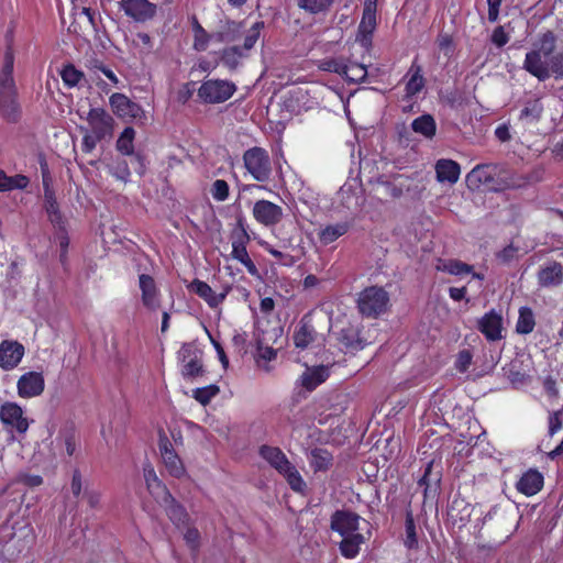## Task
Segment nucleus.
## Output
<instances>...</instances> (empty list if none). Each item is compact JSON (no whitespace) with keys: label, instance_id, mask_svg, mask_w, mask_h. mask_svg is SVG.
<instances>
[{"label":"nucleus","instance_id":"1","mask_svg":"<svg viewBox=\"0 0 563 563\" xmlns=\"http://www.w3.org/2000/svg\"><path fill=\"white\" fill-rule=\"evenodd\" d=\"M556 35L548 30L539 38L538 47L526 54L522 68L539 81H545L553 77L555 80L563 78V51L554 53Z\"/></svg>","mask_w":563,"mask_h":563},{"label":"nucleus","instance_id":"2","mask_svg":"<svg viewBox=\"0 0 563 563\" xmlns=\"http://www.w3.org/2000/svg\"><path fill=\"white\" fill-rule=\"evenodd\" d=\"M466 185L471 190H478L482 187L503 191L515 186L512 180L498 177V166L494 164H478L466 175Z\"/></svg>","mask_w":563,"mask_h":563},{"label":"nucleus","instance_id":"3","mask_svg":"<svg viewBox=\"0 0 563 563\" xmlns=\"http://www.w3.org/2000/svg\"><path fill=\"white\" fill-rule=\"evenodd\" d=\"M230 240L232 244L231 258L240 262L251 276H258V269L247 252L251 236L244 216L239 214L236 217L235 225L230 233Z\"/></svg>","mask_w":563,"mask_h":563},{"label":"nucleus","instance_id":"4","mask_svg":"<svg viewBox=\"0 0 563 563\" xmlns=\"http://www.w3.org/2000/svg\"><path fill=\"white\" fill-rule=\"evenodd\" d=\"M389 294L382 286H368L356 298V308L363 318L376 319L388 310Z\"/></svg>","mask_w":563,"mask_h":563},{"label":"nucleus","instance_id":"5","mask_svg":"<svg viewBox=\"0 0 563 563\" xmlns=\"http://www.w3.org/2000/svg\"><path fill=\"white\" fill-rule=\"evenodd\" d=\"M246 173L258 183H267L273 174L272 161L268 152L260 146L247 148L242 156Z\"/></svg>","mask_w":563,"mask_h":563},{"label":"nucleus","instance_id":"6","mask_svg":"<svg viewBox=\"0 0 563 563\" xmlns=\"http://www.w3.org/2000/svg\"><path fill=\"white\" fill-rule=\"evenodd\" d=\"M236 91L233 81L224 79L205 80L198 89L199 98L206 103H222L229 100Z\"/></svg>","mask_w":563,"mask_h":563},{"label":"nucleus","instance_id":"7","mask_svg":"<svg viewBox=\"0 0 563 563\" xmlns=\"http://www.w3.org/2000/svg\"><path fill=\"white\" fill-rule=\"evenodd\" d=\"M158 449L168 473L176 478L183 477L186 473L184 463L163 429L158 431Z\"/></svg>","mask_w":563,"mask_h":563},{"label":"nucleus","instance_id":"8","mask_svg":"<svg viewBox=\"0 0 563 563\" xmlns=\"http://www.w3.org/2000/svg\"><path fill=\"white\" fill-rule=\"evenodd\" d=\"M134 140L135 130L132 126H125L117 140L115 148L120 154L131 156L132 163H136L135 173L143 176L146 170L145 157L141 152L134 151Z\"/></svg>","mask_w":563,"mask_h":563},{"label":"nucleus","instance_id":"9","mask_svg":"<svg viewBox=\"0 0 563 563\" xmlns=\"http://www.w3.org/2000/svg\"><path fill=\"white\" fill-rule=\"evenodd\" d=\"M0 114L10 123L19 121L21 110L15 85L0 84Z\"/></svg>","mask_w":563,"mask_h":563},{"label":"nucleus","instance_id":"10","mask_svg":"<svg viewBox=\"0 0 563 563\" xmlns=\"http://www.w3.org/2000/svg\"><path fill=\"white\" fill-rule=\"evenodd\" d=\"M0 420L5 427L19 434H24L30 426L21 406L11 401H5L0 406Z\"/></svg>","mask_w":563,"mask_h":563},{"label":"nucleus","instance_id":"11","mask_svg":"<svg viewBox=\"0 0 563 563\" xmlns=\"http://www.w3.org/2000/svg\"><path fill=\"white\" fill-rule=\"evenodd\" d=\"M90 133L106 140L113 132L114 120L103 108H91L86 117Z\"/></svg>","mask_w":563,"mask_h":563},{"label":"nucleus","instance_id":"12","mask_svg":"<svg viewBox=\"0 0 563 563\" xmlns=\"http://www.w3.org/2000/svg\"><path fill=\"white\" fill-rule=\"evenodd\" d=\"M119 4L124 14L135 22H147L157 12V5L148 0H121Z\"/></svg>","mask_w":563,"mask_h":563},{"label":"nucleus","instance_id":"13","mask_svg":"<svg viewBox=\"0 0 563 563\" xmlns=\"http://www.w3.org/2000/svg\"><path fill=\"white\" fill-rule=\"evenodd\" d=\"M252 214L254 219L264 227H274L279 223L284 217L283 208L266 199L255 201Z\"/></svg>","mask_w":563,"mask_h":563},{"label":"nucleus","instance_id":"14","mask_svg":"<svg viewBox=\"0 0 563 563\" xmlns=\"http://www.w3.org/2000/svg\"><path fill=\"white\" fill-rule=\"evenodd\" d=\"M477 330L489 342L501 340L504 338V322L501 313L495 309H490L488 312L484 313V316L477 320Z\"/></svg>","mask_w":563,"mask_h":563},{"label":"nucleus","instance_id":"15","mask_svg":"<svg viewBox=\"0 0 563 563\" xmlns=\"http://www.w3.org/2000/svg\"><path fill=\"white\" fill-rule=\"evenodd\" d=\"M360 516L349 510H335L331 516L330 528L340 536L358 533Z\"/></svg>","mask_w":563,"mask_h":563},{"label":"nucleus","instance_id":"16","mask_svg":"<svg viewBox=\"0 0 563 563\" xmlns=\"http://www.w3.org/2000/svg\"><path fill=\"white\" fill-rule=\"evenodd\" d=\"M139 287L143 306L148 311H157L161 308V291L155 279L148 274H141L139 276Z\"/></svg>","mask_w":563,"mask_h":563},{"label":"nucleus","instance_id":"17","mask_svg":"<svg viewBox=\"0 0 563 563\" xmlns=\"http://www.w3.org/2000/svg\"><path fill=\"white\" fill-rule=\"evenodd\" d=\"M179 357L184 363L181 374L185 378H195L203 374L200 352L191 344L185 343L181 346L179 351Z\"/></svg>","mask_w":563,"mask_h":563},{"label":"nucleus","instance_id":"18","mask_svg":"<svg viewBox=\"0 0 563 563\" xmlns=\"http://www.w3.org/2000/svg\"><path fill=\"white\" fill-rule=\"evenodd\" d=\"M18 395L22 398L40 396L45 388L44 376L40 372H26L18 379Z\"/></svg>","mask_w":563,"mask_h":563},{"label":"nucleus","instance_id":"19","mask_svg":"<svg viewBox=\"0 0 563 563\" xmlns=\"http://www.w3.org/2000/svg\"><path fill=\"white\" fill-rule=\"evenodd\" d=\"M109 103L112 111L121 119H137L143 113L140 104L133 102L130 98L120 92L112 93L109 98Z\"/></svg>","mask_w":563,"mask_h":563},{"label":"nucleus","instance_id":"20","mask_svg":"<svg viewBox=\"0 0 563 563\" xmlns=\"http://www.w3.org/2000/svg\"><path fill=\"white\" fill-rule=\"evenodd\" d=\"M24 355V346L18 341L3 340L0 343V367L4 371L18 366Z\"/></svg>","mask_w":563,"mask_h":563},{"label":"nucleus","instance_id":"21","mask_svg":"<svg viewBox=\"0 0 563 563\" xmlns=\"http://www.w3.org/2000/svg\"><path fill=\"white\" fill-rule=\"evenodd\" d=\"M441 472H433V461H430L424 468L423 475L418 481V486L423 489L424 503L434 500L440 493Z\"/></svg>","mask_w":563,"mask_h":563},{"label":"nucleus","instance_id":"22","mask_svg":"<svg viewBox=\"0 0 563 563\" xmlns=\"http://www.w3.org/2000/svg\"><path fill=\"white\" fill-rule=\"evenodd\" d=\"M189 290L203 299L210 308H217L225 300L231 291V286H227L222 292L216 294L206 282L194 279L189 285Z\"/></svg>","mask_w":563,"mask_h":563},{"label":"nucleus","instance_id":"23","mask_svg":"<svg viewBox=\"0 0 563 563\" xmlns=\"http://www.w3.org/2000/svg\"><path fill=\"white\" fill-rule=\"evenodd\" d=\"M538 284L541 287H558L563 283V265L556 261H550L541 266L537 273Z\"/></svg>","mask_w":563,"mask_h":563},{"label":"nucleus","instance_id":"24","mask_svg":"<svg viewBox=\"0 0 563 563\" xmlns=\"http://www.w3.org/2000/svg\"><path fill=\"white\" fill-rule=\"evenodd\" d=\"M377 25V11L363 9L361 22L357 27L356 40L364 47L372 45L373 33Z\"/></svg>","mask_w":563,"mask_h":563},{"label":"nucleus","instance_id":"25","mask_svg":"<svg viewBox=\"0 0 563 563\" xmlns=\"http://www.w3.org/2000/svg\"><path fill=\"white\" fill-rule=\"evenodd\" d=\"M543 484V475L538 470L530 468L521 475L516 484V488L526 496H533L542 489Z\"/></svg>","mask_w":563,"mask_h":563},{"label":"nucleus","instance_id":"26","mask_svg":"<svg viewBox=\"0 0 563 563\" xmlns=\"http://www.w3.org/2000/svg\"><path fill=\"white\" fill-rule=\"evenodd\" d=\"M437 180L439 183H457L461 175V166L457 162L448 158L437 161L435 166Z\"/></svg>","mask_w":563,"mask_h":563},{"label":"nucleus","instance_id":"27","mask_svg":"<svg viewBox=\"0 0 563 563\" xmlns=\"http://www.w3.org/2000/svg\"><path fill=\"white\" fill-rule=\"evenodd\" d=\"M407 76H409V79L405 86V98L407 100H411L424 88L426 85V79L422 74V66L419 65L416 59L411 63Z\"/></svg>","mask_w":563,"mask_h":563},{"label":"nucleus","instance_id":"28","mask_svg":"<svg viewBox=\"0 0 563 563\" xmlns=\"http://www.w3.org/2000/svg\"><path fill=\"white\" fill-rule=\"evenodd\" d=\"M260 456L265 460L278 473L290 465V461L278 446L263 444L258 449Z\"/></svg>","mask_w":563,"mask_h":563},{"label":"nucleus","instance_id":"29","mask_svg":"<svg viewBox=\"0 0 563 563\" xmlns=\"http://www.w3.org/2000/svg\"><path fill=\"white\" fill-rule=\"evenodd\" d=\"M316 339V330L313 325L303 317L295 328L292 341L297 349L305 350Z\"/></svg>","mask_w":563,"mask_h":563},{"label":"nucleus","instance_id":"30","mask_svg":"<svg viewBox=\"0 0 563 563\" xmlns=\"http://www.w3.org/2000/svg\"><path fill=\"white\" fill-rule=\"evenodd\" d=\"M143 475L146 483L147 490L151 495L159 497L168 496L170 497V493L166 488V486L162 483V481L157 477L154 467L151 463H146L143 467Z\"/></svg>","mask_w":563,"mask_h":563},{"label":"nucleus","instance_id":"31","mask_svg":"<svg viewBox=\"0 0 563 563\" xmlns=\"http://www.w3.org/2000/svg\"><path fill=\"white\" fill-rule=\"evenodd\" d=\"M310 467L314 473L327 472L333 464V455L322 448H314L310 451Z\"/></svg>","mask_w":563,"mask_h":563},{"label":"nucleus","instance_id":"32","mask_svg":"<svg viewBox=\"0 0 563 563\" xmlns=\"http://www.w3.org/2000/svg\"><path fill=\"white\" fill-rule=\"evenodd\" d=\"M349 229L350 225L347 222L328 224L318 232L319 242L322 245H329L347 233Z\"/></svg>","mask_w":563,"mask_h":563},{"label":"nucleus","instance_id":"33","mask_svg":"<svg viewBox=\"0 0 563 563\" xmlns=\"http://www.w3.org/2000/svg\"><path fill=\"white\" fill-rule=\"evenodd\" d=\"M279 474L285 478L292 492L301 495L307 494V483L292 463L285 467L283 472H279Z\"/></svg>","mask_w":563,"mask_h":563},{"label":"nucleus","instance_id":"34","mask_svg":"<svg viewBox=\"0 0 563 563\" xmlns=\"http://www.w3.org/2000/svg\"><path fill=\"white\" fill-rule=\"evenodd\" d=\"M543 104L540 98L528 100L521 109L519 120L532 124L540 121L543 114Z\"/></svg>","mask_w":563,"mask_h":563},{"label":"nucleus","instance_id":"35","mask_svg":"<svg viewBox=\"0 0 563 563\" xmlns=\"http://www.w3.org/2000/svg\"><path fill=\"white\" fill-rule=\"evenodd\" d=\"M340 343L347 351H360L365 347L366 343L363 339L360 338V333L353 327H347L341 330L340 332Z\"/></svg>","mask_w":563,"mask_h":563},{"label":"nucleus","instance_id":"36","mask_svg":"<svg viewBox=\"0 0 563 563\" xmlns=\"http://www.w3.org/2000/svg\"><path fill=\"white\" fill-rule=\"evenodd\" d=\"M399 178L400 176H396L393 179L379 178L377 180V191H380L385 198H400L404 195L405 186L397 181Z\"/></svg>","mask_w":563,"mask_h":563},{"label":"nucleus","instance_id":"37","mask_svg":"<svg viewBox=\"0 0 563 563\" xmlns=\"http://www.w3.org/2000/svg\"><path fill=\"white\" fill-rule=\"evenodd\" d=\"M30 184L27 176L18 174L8 176L4 170L0 169V192L12 191L14 189H25Z\"/></svg>","mask_w":563,"mask_h":563},{"label":"nucleus","instance_id":"38","mask_svg":"<svg viewBox=\"0 0 563 563\" xmlns=\"http://www.w3.org/2000/svg\"><path fill=\"white\" fill-rule=\"evenodd\" d=\"M163 500L168 504L166 508L167 516L169 519L176 525H186L188 522L189 516L186 511V509L178 504L173 495L170 494V497L168 496H162Z\"/></svg>","mask_w":563,"mask_h":563},{"label":"nucleus","instance_id":"39","mask_svg":"<svg viewBox=\"0 0 563 563\" xmlns=\"http://www.w3.org/2000/svg\"><path fill=\"white\" fill-rule=\"evenodd\" d=\"M536 327V318L530 307L523 306L519 309L518 319L516 322V332L518 334H530Z\"/></svg>","mask_w":563,"mask_h":563},{"label":"nucleus","instance_id":"40","mask_svg":"<svg viewBox=\"0 0 563 563\" xmlns=\"http://www.w3.org/2000/svg\"><path fill=\"white\" fill-rule=\"evenodd\" d=\"M364 538L361 533L344 536L340 542V552L346 559H354L360 553Z\"/></svg>","mask_w":563,"mask_h":563},{"label":"nucleus","instance_id":"41","mask_svg":"<svg viewBox=\"0 0 563 563\" xmlns=\"http://www.w3.org/2000/svg\"><path fill=\"white\" fill-rule=\"evenodd\" d=\"M411 128L413 132L421 134L427 139L433 137L437 132V124L431 114H422L416 118L411 123Z\"/></svg>","mask_w":563,"mask_h":563},{"label":"nucleus","instance_id":"42","mask_svg":"<svg viewBox=\"0 0 563 563\" xmlns=\"http://www.w3.org/2000/svg\"><path fill=\"white\" fill-rule=\"evenodd\" d=\"M59 75L64 86L67 88H75L85 79V74L76 68L71 63L65 64L60 69Z\"/></svg>","mask_w":563,"mask_h":563},{"label":"nucleus","instance_id":"43","mask_svg":"<svg viewBox=\"0 0 563 563\" xmlns=\"http://www.w3.org/2000/svg\"><path fill=\"white\" fill-rule=\"evenodd\" d=\"M243 57L242 48L240 46H231L222 49L220 62L229 70H235Z\"/></svg>","mask_w":563,"mask_h":563},{"label":"nucleus","instance_id":"44","mask_svg":"<svg viewBox=\"0 0 563 563\" xmlns=\"http://www.w3.org/2000/svg\"><path fill=\"white\" fill-rule=\"evenodd\" d=\"M333 0H297L299 9L309 14H320L327 12L332 5Z\"/></svg>","mask_w":563,"mask_h":563},{"label":"nucleus","instance_id":"45","mask_svg":"<svg viewBox=\"0 0 563 563\" xmlns=\"http://www.w3.org/2000/svg\"><path fill=\"white\" fill-rule=\"evenodd\" d=\"M438 269L450 275L462 276L472 273L473 265L464 263L460 260H448L443 262L442 266H439Z\"/></svg>","mask_w":563,"mask_h":563},{"label":"nucleus","instance_id":"46","mask_svg":"<svg viewBox=\"0 0 563 563\" xmlns=\"http://www.w3.org/2000/svg\"><path fill=\"white\" fill-rule=\"evenodd\" d=\"M241 33V24L234 21H227L221 29L217 32V37L220 42H234L239 38Z\"/></svg>","mask_w":563,"mask_h":563},{"label":"nucleus","instance_id":"47","mask_svg":"<svg viewBox=\"0 0 563 563\" xmlns=\"http://www.w3.org/2000/svg\"><path fill=\"white\" fill-rule=\"evenodd\" d=\"M346 67V74H344V77L347 81L352 82H362L367 77V68L365 65L356 63V62H350L349 64H345Z\"/></svg>","mask_w":563,"mask_h":563},{"label":"nucleus","instance_id":"48","mask_svg":"<svg viewBox=\"0 0 563 563\" xmlns=\"http://www.w3.org/2000/svg\"><path fill=\"white\" fill-rule=\"evenodd\" d=\"M192 31L195 33V42H194L195 49H197L199 52L205 51L209 44L210 35L202 27V25L199 23V21L196 16H192Z\"/></svg>","mask_w":563,"mask_h":563},{"label":"nucleus","instance_id":"49","mask_svg":"<svg viewBox=\"0 0 563 563\" xmlns=\"http://www.w3.org/2000/svg\"><path fill=\"white\" fill-rule=\"evenodd\" d=\"M327 377V369L324 367H317L311 373L303 376L302 385L306 389L313 390L320 384H322Z\"/></svg>","mask_w":563,"mask_h":563},{"label":"nucleus","instance_id":"50","mask_svg":"<svg viewBox=\"0 0 563 563\" xmlns=\"http://www.w3.org/2000/svg\"><path fill=\"white\" fill-rule=\"evenodd\" d=\"M345 64L343 58L331 57L321 59L318 67L322 71L333 73L344 77V74H346Z\"/></svg>","mask_w":563,"mask_h":563},{"label":"nucleus","instance_id":"51","mask_svg":"<svg viewBox=\"0 0 563 563\" xmlns=\"http://www.w3.org/2000/svg\"><path fill=\"white\" fill-rule=\"evenodd\" d=\"M406 539L404 544L407 549L413 550L418 547V538L416 532V523L411 512H408L405 520Z\"/></svg>","mask_w":563,"mask_h":563},{"label":"nucleus","instance_id":"52","mask_svg":"<svg viewBox=\"0 0 563 563\" xmlns=\"http://www.w3.org/2000/svg\"><path fill=\"white\" fill-rule=\"evenodd\" d=\"M220 391L218 385L211 384L205 387H199L194 390V398L202 406L208 405L213 397Z\"/></svg>","mask_w":563,"mask_h":563},{"label":"nucleus","instance_id":"53","mask_svg":"<svg viewBox=\"0 0 563 563\" xmlns=\"http://www.w3.org/2000/svg\"><path fill=\"white\" fill-rule=\"evenodd\" d=\"M210 194L216 201H225L230 196V186L228 181L224 179H216L211 184Z\"/></svg>","mask_w":563,"mask_h":563},{"label":"nucleus","instance_id":"54","mask_svg":"<svg viewBox=\"0 0 563 563\" xmlns=\"http://www.w3.org/2000/svg\"><path fill=\"white\" fill-rule=\"evenodd\" d=\"M110 174L118 180L126 183L131 176L129 164L125 159H115L109 166Z\"/></svg>","mask_w":563,"mask_h":563},{"label":"nucleus","instance_id":"55","mask_svg":"<svg viewBox=\"0 0 563 563\" xmlns=\"http://www.w3.org/2000/svg\"><path fill=\"white\" fill-rule=\"evenodd\" d=\"M86 67L93 76H96V78H93V80L96 81V85L99 88H101L102 91L108 92L109 90L107 88V84L104 81L100 80V78L98 77V73H102V68H106L107 65H104L103 62H101L97 58H92L87 62Z\"/></svg>","mask_w":563,"mask_h":563},{"label":"nucleus","instance_id":"56","mask_svg":"<svg viewBox=\"0 0 563 563\" xmlns=\"http://www.w3.org/2000/svg\"><path fill=\"white\" fill-rule=\"evenodd\" d=\"M0 84L15 85L13 79V56L11 53L5 54L4 64L0 73Z\"/></svg>","mask_w":563,"mask_h":563},{"label":"nucleus","instance_id":"57","mask_svg":"<svg viewBox=\"0 0 563 563\" xmlns=\"http://www.w3.org/2000/svg\"><path fill=\"white\" fill-rule=\"evenodd\" d=\"M473 361V354L470 350H461L455 360V368L460 373H465L470 368Z\"/></svg>","mask_w":563,"mask_h":563},{"label":"nucleus","instance_id":"58","mask_svg":"<svg viewBox=\"0 0 563 563\" xmlns=\"http://www.w3.org/2000/svg\"><path fill=\"white\" fill-rule=\"evenodd\" d=\"M263 26V23L262 22H256L246 33L245 37H244V41H243V48L249 51L251 48L254 47V45L256 44L258 37H260V33H261V27Z\"/></svg>","mask_w":563,"mask_h":563},{"label":"nucleus","instance_id":"59","mask_svg":"<svg viewBox=\"0 0 563 563\" xmlns=\"http://www.w3.org/2000/svg\"><path fill=\"white\" fill-rule=\"evenodd\" d=\"M262 246L268 254H271L274 258L283 262L285 265H291L294 263V258L291 255L284 254L283 252L273 247L269 243L264 242L262 243Z\"/></svg>","mask_w":563,"mask_h":563},{"label":"nucleus","instance_id":"60","mask_svg":"<svg viewBox=\"0 0 563 563\" xmlns=\"http://www.w3.org/2000/svg\"><path fill=\"white\" fill-rule=\"evenodd\" d=\"M262 246L268 254H271L274 258L283 262L285 265H291L294 263V258L291 255L284 254L283 252L273 247L269 243L264 242L262 243Z\"/></svg>","mask_w":563,"mask_h":563},{"label":"nucleus","instance_id":"61","mask_svg":"<svg viewBox=\"0 0 563 563\" xmlns=\"http://www.w3.org/2000/svg\"><path fill=\"white\" fill-rule=\"evenodd\" d=\"M184 539L187 545L192 550L197 551L200 545V532L197 528H188L184 534Z\"/></svg>","mask_w":563,"mask_h":563},{"label":"nucleus","instance_id":"62","mask_svg":"<svg viewBox=\"0 0 563 563\" xmlns=\"http://www.w3.org/2000/svg\"><path fill=\"white\" fill-rule=\"evenodd\" d=\"M518 252V247L514 246V244H508L503 250L496 253V258L503 263L508 264L516 257Z\"/></svg>","mask_w":563,"mask_h":563},{"label":"nucleus","instance_id":"63","mask_svg":"<svg viewBox=\"0 0 563 563\" xmlns=\"http://www.w3.org/2000/svg\"><path fill=\"white\" fill-rule=\"evenodd\" d=\"M277 356V351L272 346H262L257 347V356L256 362L260 365L261 361L269 362L275 360Z\"/></svg>","mask_w":563,"mask_h":563},{"label":"nucleus","instance_id":"64","mask_svg":"<svg viewBox=\"0 0 563 563\" xmlns=\"http://www.w3.org/2000/svg\"><path fill=\"white\" fill-rule=\"evenodd\" d=\"M102 140L101 139H98L95 134L90 133L88 130H86V133L82 137V142H81V150L84 153H91L96 146H97V143L98 142H101Z\"/></svg>","mask_w":563,"mask_h":563}]
</instances>
